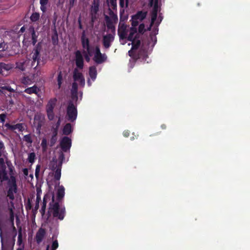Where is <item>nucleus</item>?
Returning a JSON list of instances; mask_svg holds the SVG:
<instances>
[{
  "label": "nucleus",
  "mask_w": 250,
  "mask_h": 250,
  "mask_svg": "<svg viewBox=\"0 0 250 250\" xmlns=\"http://www.w3.org/2000/svg\"><path fill=\"white\" fill-rule=\"evenodd\" d=\"M97 14H93L92 12H90V15L91 16V20L92 22H94L96 19V15Z\"/></svg>",
  "instance_id": "nucleus-60"
},
{
  "label": "nucleus",
  "mask_w": 250,
  "mask_h": 250,
  "mask_svg": "<svg viewBox=\"0 0 250 250\" xmlns=\"http://www.w3.org/2000/svg\"><path fill=\"white\" fill-rule=\"evenodd\" d=\"M31 82V80L27 77H24L22 80V83L25 85L30 84Z\"/></svg>",
  "instance_id": "nucleus-49"
},
{
  "label": "nucleus",
  "mask_w": 250,
  "mask_h": 250,
  "mask_svg": "<svg viewBox=\"0 0 250 250\" xmlns=\"http://www.w3.org/2000/svg\"><path fill=\"white\" fill-rule=\"evenodd\" d=\"M71 145V139L67 136L62 137L60 143V146L62 151L65 152L70 150Z\"/></svg>",
  "instance_id": "nucleus-7"
},
{
  "label": "nucleus",
  "mask_w": 250,
  "mask_h": 250,
  "mask_svg": "<svg viewBox=\"0 0 250 250\" xmlns=\"http://www.w3.org/2000/svg\"><path fill=\"white\" fill-rule=\"evenodd\" d=\"M6 117V115L5 113L0 114V121L2 124H3L5 121Z\"/></svg>",
  "instance_id": "nucleus-52"
},
{
  "label": "nucleus",
  "mask_w": 250,
  "mask_h": 250,
  "mask_svg": "<svg viewBox=\"0 0 250 250\" xmlns=\"http://www.w3.org/2000/svg\"><path fill=\"white\" fill-rule=\"evenodd\" d=\"M8 48L7 43L5 42L0 43V53L6 51Z\"/></svg>",
  "instance_id": "nucleus-39"
},
{
  "label": "nucleus",
  "mask_w": 250,
  "mask_h": 250,
  "mask_svg": "<svg viewBox=\"0 0 250 250\" xmlns=\"http://www.w3.org/2000/svg\"><path fill=\"white\" fill-rule=\"evenodd\" d=\"M45 118L42 114H36L34 116L33 125L36 128V132L38 134H40L42 127L44 125Z\"/></svg>",
  "instance_id": "nucleus-4"
},
{
  "label": "nucleus",
  "mask_w": 250,
  "mask_h": 250,
  "mask_svg": "<svg viewBox=\"0 0 250 250\" xmlns=\"http://www.w3.org/2000/svg\"><path fill=\"white\" fill-rule=\"evenodd\" d=\"M73 131L72 125L70 123H67L62 129V133L65 135L70 134Z\"/></svg>",
  "instance_id": "nucleus-21"
},
{
  "label": "nucleus",
  "mask_w": 250,
  "mask_h": 250,
  "mask_svg": "<svg viewBox=\"0 0 250 250\" xmlns=\"http://www.w3.org/2000/svg\"><path fill=\"white\" fill-rule=\"evenodd\" d=\"M81 41L83 49L88 50L90 47L89 40L88 38L86 37L84 31L82 33Z\"/></svg>",
  "instance_id": "nucleus-14"
},
{
  "label": "nucleus",
  "mask_w": 250,
  "mask_h": 250,
  "mask_svg": "<svg viewBox=\"0 0 250 250\" xmlns=\"http://www.w3.org/2000/svg\"><path fill=\"white\" fill-rule=\"evenodd\" d=\"M158 13L151 12V25L153 26L155 21L157 19Z\"/></svg>",
  "instance_id": "nucleus-38"
},
{
  "label": "nucleus",
  "mask_w": 250,
  "mask_h": 250,
  "mask_svg": "<svg viewBox=\"0 0 250 250\" xmlns=\"http://www.w3.org/2000/svg\"><path fill=\"white\" fill-rule=\"evenodd\" d=\"M145 26L144 23H141L139 25L138 28V31L140 33L143 34L145 31Z\"/></svg>",
  "instance_id": "nucleus-47"
},
{
  "label": "nucleus",
  "mask_w": 250,
  "mask_h": 250,
  "mask_svg": "<svg viewBox=\"0 0 250 250\" xmlns=\"http://www.w3.org/2000/svg\"><path fill=\"white\" fill-rule=\"evenodd\" d=\"M104 19L106 27L108 29L111 30V33L107 34L103 36L102 42L104 47L105 49H108L111 46L112 42L114 40L116 34V28L115 26L112 25L107 15H104Z\"/></svg>",
  "instance_id": "nucleus-2"
},
{
  "label": "nucleus",
  "mask_w": 250,
  "mask_h": 250,
  "mask_svg": "<svg viewBox=\"0 0 250 250\" xmlns=\"http://www.w3.org/2000/svg\"><path fill=\"white\" fill-rule=\"evenodd\" d=\"M31 37L32 44L33 45H35L37 42V38L38 37V35L36 34V32L34 28L32 29L31 31Z\"/></svg>",
  "instance_id": "nucleus-33"
},
{
  "label": "nucleus",
  "mask_w": 250,
  "mask_h": 250,
  "mask_svg": "<svg viewBox=\"0 0 250 250\" xmlns=\"http://www.w3.org/2000/svg\"><path fill=\"white\" fill-rule=\"evenodd\" d=\"M128 55L133 59L137 60L142 57H144L146 54V52L142 48H141L139 52L137 53L135 50H132V48L128 52Z\"/></svg>",
  "instance_id": "nucleus-9"
},
{
  "label": "nucleus",
  "mask_w": 250,
  "mask_h": 250,
  "mask_svg": "<svg viewBox=\"0 0 250 250\" xmlns=\"http://www.w3.org/2000/svg\"><path fill=\"white\" fill-rule=\"evenodd\" d=\"M40 15L39 13L33 12L30 17V20L32 22H36L40 19Z\"/></svg>",
  "instance_id": "nucleus-28"
},
{
  "label": "nucleus",
  "mask_w": 250,
  "mask_h": 250,
  "mask_svg": "<svg viewBox=\"0 0 250 250\" xmlns=\"http://www.w3.org/2000/svg\"><path fill=\"white\" fill-rule=\"evenodd\" d=\"M32 208L31 201L30 199L27 200V203L25 204V208L27 211L30 210Z\"/></svg>",
  "instance_id": "nucleus-48"
},
{
  "label": "nucleus",
  "mask_w": 250,
  "mask_h": 250,
  "mask_svg": "<svg viewBox=\"0 0 250 250\" xmlns=\"http://www.w3.org/2000/svg\"><path fill=\"white\" fill-rule=\"evenodd\" d=\"M118 34L120 40L125 39L127 38L126 31H120V30H118Z\"/></svg>",
  "instance_id": "nucleus-34"
},
{
  "label": "nucleus",
  "mask_w": 250,
  "mask_h": 250,
  "mask_svg": "<svg viewBox=\"0 0 250 250\" xmlns=\"http://www.w3.org/2000/svg\"><path fill=\"white\" fill-rule=\"evenodd\" d=\"M9 187H12V188L14 189V192H16L17 191V184L16 178L14 176H11L10 181L9 182Z\"/></svg>",
  "instance_id": "nucleus-27"
},
{
  "label": "nucleus",
  "mask_w": 250,
  "mask_h": 250,
  "mask_svg": "<svg viewBox=\"0 0 250 250\" xmlns=\"http://www.w3.org/2000/svg\"><path fill=\"white\" fill-rule=\"evenodd\" d=\"M71 93L73 96H75L76 99L78 98V84L76 82H74L72 83Z\"/></svg>",
  "instance_id": "nucleus-24"
},
{
  "label": "nucleus",
  "mask_w": 250,
  "mask_h": 250,
  "mask_svg": "<svg viewBox=\"0 0 250 250\" xmlns=\"http://www.w3.org/2000/svg\"><path fill=\"white\" fill-rule=\"evenodd\" d=\"M108 14L109 16H107L110 20V21L111 23L112 26H115L114 23H116L118 21V16L117 12L115 10H113L111 8H108Z\"/></svg>",
  "instance_id": "nucleus-13"
},
{
  "label": "nucleus",
  "mask_w": 250,
  "mask_h": 250,
  "mask_svg": "<svg viewBox=\"0 0 250 250\" xmlns=\"http://www.w3.org/2000/svg\"><path fill=\"white\" fill-rule=\"evenodd\" d=\"M146 12L140 11L137 12L136 14L132 16V19H134L135 20H138L141 21L146 18Z\"/></svg>",
  "instance_id": "nucleus-17"
},
{
  "label": "nucleus",
  "mask_w": 250,
  "mask_h": 250,
  "mask_svg": "<svg viewBox=\"0 0 250 250\" xmlns=\"http://www.w3.org/2000/svg\"><path fill=\"white\" fill-rule=\"evenodd\" d=\"M62 71H60L58 73V77H57V82H58V85L59 88H60V87H61V85L62 84Z\"/></svg>",
  "instance_id": "nucleus-36"
},
{
  "label": "nucleus",
  "mask_w": 250,
  "mask_h": 250,
  "mask_svg": "<svg viewBox=\"0 0 250 250\" xmlns=\"http://www.w3.org/2000/svg\"><path fill=\"white\" fill-rule=\"evenodd\" d=\"M41 50V43H38L35 47L32 52L33 55L32 57V61L31 62L32 67L36 68L39 65V60L40 59V53Z\"/></svg>",
  "instance_id": "nucleus-5"
},
{
  "label": "nucleus",
  "mask_w": 250,
  "mask_h": 250,
  "mask_svg": "<svg viewBox=\"0 0 250 250\" xmlns=\"http://www.w3.org/2000/svg\"><path fill=\"white\" fill-rule=\"evenodd\" d=\"M65 159L64 155L63 153L62 152H61L59 154L58 159L59 160V165L62 166V164L63 163V161H64Z\"/></svg>",
  "instance_id": "nucleus-42"
},
{
  "label": "nucleus",
  "mask_w": 250,
  "mask_h": 250,
  "mask_svg": "<svg viewBox=\"0 0 250 250\" xmlns=\"http://www.w3.org/2000/svg\"><path fill=\"white\" fill-rule=\"evenodd\" d=\"M22 233H21V229H20L19 231V233H18L17 243L19 245H21V244L22 243Z\"/></svg>",
  "instance_id": "nucleus-44"
},
{
  "label": "nucleus",
  "mask_w": 250,
  "mask_h": 250,
  "mask_svg": "<svg viewBox=\"0 0 250 250\" xmlns=\"http://www.w3.org/2000/svg\"><path fill=\"white\" fill-rule=\"evenodd\" d=\"M158 2L156 1L154 3V6L153 7L151 12L158 13Z\"/></svg>",
  "instance_id": "nucleus-50"
},
{
  "label": "nucleus",
  "mask_w": 250,
  "mask_h": 250,
  "mask_svg": "<svg viewBox=\"0 0 250 250\" xmlns=\"http://www.w3.org/2000/svg\"><path fill=\"white\" fill-rule=\"evenodd\" d=\"M74 54L77 67L80 69H83L84 66V60L81 52L78 50L75 52Z\"/></svg>",
  "instance_id": "nucleus-8"
},
{
  "label": "nucleus",
  "mask_w": 250,
  "mask_h": 250,
  "mask_svg": "<svg viewBox=\"0 0 250 250\" xmlns=\"http://www.w3.org/2000/svg\"><path fill=\"white\" fill-rule=\"evenodd\" d=\"M8 179L7 172L5 169H0V179L1 182L7 180Z\"/></svg>",
  "instance_id": "nucleus-25"
},
{
  "label": "nucleus",
  "mask_w": 250,
  "mask_h": 250,
  "mask_svg": "<svg viewBox=\"0 0 250 250\" xmlns=\"http://www.w3.org/2000/svg\"><path fill=\"white\" fill-rule=\"evenodd\" d=\"M13 191L14 189L12 187H9V189L7 191L8 196L10 199L13 200L14 199V195L13 194Z\"/></svg>",
  "instance_id": "nucleus-37"
},
{
  "label": "nucleus",
  "mask_w": 250,
  "mask_h": 250,
  "mask_svg": "<svg viewBox=\"0 0 250 250\" xmlns=\"http://www.w3.org/2000/svg\"><path fill=\"white\" fill-rule=\"evenodd\" d=\"M58 246L59 244L57 240L53 241L51 250H56L58 248Z\"/></svg>",
  "instance_id": "nucleus-46"
},
{
  "label": "nucleus",
  "mask_w": 250,
  "mask_h": 250,
  "mask_svg": "<svg viewBox=\"0 0 250 250\" xmlns=\"http://www.w3.org/2000/svg\"><path fill=\"white\" fill-rule=\"evenodd\" d=\"M100 0H93L90 9V12L97 14L99 10Z\"/></svg>",
  "instance_id": "nucleus-19"
},
{
  "label": "nucleus",
  "mask_w": 250,
  "mask_h": 250,
  "mask_svg": "<svg viewBox=\"0 0 250 250\" xmlns=\"http://www.w3.org/2000/svg\"><path fill=\"white\" fill-rule=\"evenodd\" d=\"M77 107L72 102H69L66 110L67 120L71 122H73L77 119Z\"/></svg>",
  "instance_id": "nucleus-3"
},
{
  "label": "nucleus",
  "mask_w": 250,
  "mask_h": 250,
  "mask_svg": "<svg viewBox=\"0 0 250 250\" xmlns=\"http://www.w3.org/2000/svg\"><path fill=\"white\" fill-rule=\"evenodd\" d=\"M73 79L74 81L79 82L80 85L83 86L85 84V80L83 74L79 72L77 68H75L73 71Z\"/></svg>",
  "instance_id": "nucleus-10"
},
{
  "label": "nucleus",
  "mask_w": 250,
  "mask_h": 250,
  "mask_svg": "<svg viewBox=\"0 0 250 250\" xmlns=\"http://www.w3.org/2000/svg\"><path fill=\"white\" fill-rule=\"evenodd\" d=\"M23 141L25 142L27 144H32L33 143V139L31 134L25 135L23 137Z\"/></svg>",
  "instance_id": "nucleus-32"
},
{
  "label": "nucleus",
  "mask_w": 250,
  "mask_h": 250,
  "mask_svg": "<svg viewBox=\"0 0 250 250\" xmlns=\"http://www.w3.org/2000/svg\"><path fill=\"white\" fill-rule=\"evenodd\" d=\"M5 126L7 128V129L10 131H14L17 129L19 131L22 132L24 129V125L22 123H18L16 125H11L9 123H6Z\"/></svg>",
  "instance_id": "nucleus-12"
},
{
  "label": "nucleus",
  "mask_w": 250,
  "mask_h": 250,
  "mask_svg": "<svg viewBox=\"0 0 250 250\" xmlns=\"http://www.w3.org/2000/svg\"><path fill=\"white\" fill-rule=\"evenodd\" d=\"M45 235V229L42 228L39 229L38 231L37 232L36 236H35V239H36V242L38 244H40L42 242Z\"/></svg>",
  "instance_id": "nucleus-15"
},
{
  "label": "nucleus",
  "mask_w": 250,
  "mask_h": 250,
  "mask_svg": "<svg viewBox=\"0 0 250 250\" xmlns=\"http://www.w3.org/2000/svg\"><path fill=\"white\" fill-rule=\"evenodd\" d=\"M40 165H38L36 166V170H35V176L38 178L39 177V172L40 170Z\"/></svg>",
  "instance_id": "nucleus-59"
},
{
  "label": "nucleus",
  "mask_w": 250,
  "mask_h": 250,
  "mask_svg": "<svg viewBox=\"0 0 250 250\" xmlns=\"http://www.w3.org/2000/svg\"><path fill=\"white\" fill-rule=\"evenodd\" d=\"M132 50H137L139 48L141 45V41L139 40H136L132 42Z\"/></svg>",
  "instance_id": "nucleus-31"
},
{
  "label": "nucleus",
  "mask_w": 250,
  "mask_h": 250,
  "mask_svg": "<svg viewBox=\"0 0 250 250\" xmlns=\"http://www.w3.org/2000/svg\"><path fill=\"white\" fill-rule=\"evenodd\" d=\"M35 154L34 152H31L29 153L28 157V162L31 164L33 163L35 159Z\"/></svg>",
  "instance_id": "nucleus-41"
},
{
  "label": "nucleus",
  "mask_w": 250,
  "mask_h": 250,
  "mask_svg": "<svg viewBox=\"0 0 250 250\" xmlns=\"http://www.w3.org/2000/svg\"><path fill=\"white\" fill-rule=\"evenodd\" d=\"M41 146L42 147V150L43 151H45L47 149V141L46 139H42L41 142Z\"/></svg>",
  "instance_id": "nucleus-45"
},
{
  "label": "nucleus",
  "mask_w": 250,
  "mask_h": 250,
  "mask_svg": "<svg viewBox=\"0 0 250 250\" xmlns=\"http://www.w3.org/2000/svg\"><path fill=\"white\" fill-rule=\"evenodd\" d=\"M17 67L22 71L24 70V62H20L17 64Z\"/></svg>",
  "instance_id": "nucleus-57"
},
{
  "label": "nucleus",
  "mask_w": 250,
  "mask_h": 250,
  "mask_svg": "<svg viewBox=\"0 0 250 250\" xmlns=\"http://www.w3.org/2000/svg\"><path fill=\"white\" fill-rule=\"evenodd\" d=\"M131 25L133 26L132 27L135 28L139 24L138 20H135L134 19L131 20Z\"/></svg>",
  "instance_id": "nucleus-51"
},
{
  "label": "nucleus",
  "mask_w": 250,
  "mask_h": 250,
  "mask_svg": "<svg viewBox=\"0 0 250 250\" xmlns=\"http://www.w3.org/2000/svg\"><path fill=\"white\" fill-rule=\"evenodd\" d=\"M57 141V136L52 135L49 142V146L52 147L54 146Z\"/></svg>",
  "instance_id": "nucleus-40"
},
{
  "label": "nucleus",
  "mask_w": 250,
  "mask_h": 250,
  "mask_svg": "<svg viewBox=\"0 0 250 250\" xmlns=\"http://www.w3.org/2000/svg\"><path fill=\"white\" fill-rule=\"evenodd\" d=\"M59 167V163L57 164V161H56L55 163L52 164L51 169L53 171H55L57 168Z\"/></svg>",
  "instance_id": "nucleus-55"
},
{
  "label": "nucleus",
  "mask_w": 250,
  "mask_h": 250,
  "mask_svg": "<svg viewBox=\"0 0 250 250\" xmlns=\"http://www.w3.org/2000/svg\"><path fill=\"white\" fill-rule=\"evenodd\" d=\"M138 38V34H137V29L136 28L131 27L130 28V33L126 38L127 40L128 41L132 42L138 40L137 39Z\"/></svg>",
  "instance_id": "nucleus-16"
},
{
  "label": "nucleus",
  "mask_w": 250,
  "mask_h": 250,
  "mask_svg": "<svg viewBox=\"0 0 250 250\" xmlns=\"http://www.w3.org/2000/svg\"><path fill=\"white\" fill-rule=\"evenodd\" d=\"M75 0H69V10L74 6Z\"/></svg>",
  "instance_id": "nucleus-61"
},
{
  "label": "nucleus",
  "mask_w": 250,
  "mask_h": 250,
  "mask_svg": "<svg viewBox=\"0 0 250 250\" xmlns=\"http://www.w3.org/2000/svg\"><path fill=\"white\" fill-rule=\"evenodd\" d=\"M129 0H119L120 6L123 8L125 7V4L126 7L128 6Z\"/></svg>",
  "instance_id": "nucleus-43"
},
{
  "label": "nucleus",
  "mask_w": 250,
  "mask_h": 250,
  "mask_svg": "<svg viewBox=\"0 0 250 250\" xmlns=\"http://www.w3.org/2000/svg\"><path fill=\"white\" fill-rule=\"evenodd\" d=\"M83 53L85 55H89V56H92V51L91 50V48H89L88 50H86V51H83Z\"/></svg>",
  "instance_id": "nucleus-58"
},
{
  "label": "nucleus",
  "mask_w": 250,
  "mask_h": 250,
  "mask_svg": "<svg viewBox=\"0 0 250 250\" xmlns=\"http://www.w3.org/2000/svg\"><path fill=\"white\" fill-rule=\"evenodd\" d=\"M129 134H130V131L129 130H125L124 132H123V135L125 137H128L129 136Z\"/></svg>",
  "instance_id": "nucleus-62"
},
{
  "label": "nucleus",
  "mask_w": 250,
  "mask_h": 250,
  "mask_svg": "<svg viewBox=\"0 0 250 250\" xmlns=\"http://www.w3.org/2000/svg\"><path fill=\"white\" fill-rule=\"evenodd\" d=\"M126 26L124 23L122 24H121V23H120L118 30H120V31H126Z\"/></svg>",
  "instance_id": "nucleus-54"
},
{
  "label": "nucleus",
  "mask_w": 250,
  "mask_h": 250,
  "mask_svg": "<svg viewBox=\"0 0 250 250\" xmlns=\"http://www.w3.org/2000/svg\"><path fill=\"white\" fill-rule=\"evenodd\" d=\"M60 124H61V121H60V119H59L58 120V121H57V122L56 123L55 125H54L53 126L59 128V126L60 125Z\"/></svg>",
  "instance_id": "nucleus-63"
},
{
  "label": "nucleus",
  "mask_w": 250,
  "mask_h": 250,
  "mask_svg": "<svg viewBox=\"0 0 250 250\" xmlns=\"http://www.w3.org/2000/svg\"><path fill=\"white\" fill-rule=\"evenodd\" d=\"M64 188L62 186H59L57 192V199L58 202H54V195H52V203L49 204L48 213H52L53 217L57 218L62 220L65 215V208L64 207L60 208L59 202L62 200L64 196Z\"/></svg>",
  "instance_id": "nucleus-1"
},
{
  "label": "nucleus",
  "mask_w": 250,
  "mask_h": 250,
  "mask_svg": "<svg viewBox=\"0 0 250 250\" xmlns=\"http://www.w3.org/2000/svg\"><path fill=\"white\" fill-rule=\"evenodd\" d=\"M7 90L10 92H14L15 90L13 89L11 86L9 85L0 86V92L3 94H5L4 91Z\"/></svg>",
  "instance_id": "nucleus-29"
},
{
  "label": "nucleus",
  "mask_w": 250,
  "mask_h": 250,
  "mask_svg": "<svg viewBox=\"0 0 250 250\" xmlns=\"http://www.w3.org/2000/svg\"><path fill=\"white\" fill-rule=\"evenodd\" d=\"M61 169L62 166L59 165V167L57 168V169L55 171H54V179H55V180H60L61 177Z\"/></svg>",
  "instance_id": "nucleus-26"
},
{
  "label": "nucleus",
  "mask_w": 250,
  "mask_h": 250,
  "mask_svg": "<svg viewBox=\"0 0 250 250\" xmlns=\"http://www.w3.org/2000/svg\"><path fill=\"white\" fill-rule=\"evenodd\" d=\"M107 59V56L105 54H101L98 56H94L93 57L94 61L97 64H101L104 62Z\"/></svg>",
  "instance_id": "nucleus-18"
},
{
  "label": "nucleus",
  "mask_w": 250,
  "mask_h": 250,
  "mask_svg": "<svg viewBox=\"0 0 250 250\" xmlns=\"http://www.w3.org/2000/svg\"><path fill=\"white\" fill-rule=\"evenodd\" d=\"M57 100L56 98L50 99L46 107V111L48 119L53 120L54 118V109L56 105Z\"/></svg>",
  "instance_id": "nucleus-6"
},
{
  "label": "nucleus",
  "mask_w": 250,
  "mask_h": 250,
  "mask_svg": "<svg viewBox=\"0 0 250 250\" xmlns=\"http://www.w3.org/2000/svg\"><path fill=\"white\" fill-rule=\"evenodd\" d=\"M89 74L90 78L93 80H94L97 76V69L95 66H91L89 67Z\"/></svg>",
  "instance_id": "nucleus-23"
},
{
  "label": "nucleus",
  "mask_w": 250,
  "mask_h": 250,
  "mask_svg": "<svg viewBox=\"0 0 250 250\" xmlns=\"http://www.w3.org/2000/svg\"><path fill=\"white\" fill-rule=\"evenodd\" d=\"M12 68V65L11 64L0 62V74H1L3 71H9Z\"/></svg>",
  "instance_id": "nucleus-22"
},
{
  "label": "nucleus",
  "mask_w": 250,
  "mask_h": 250,
  "mask_svg": "<svg viewBox=\"0 0 250 250\" xmlns=\"http://www.w3.org/2000/svg\"><path fill=\"white\" fill-rule=\"evenodd\" d=\"M40 91L41 89L40 87H38L36 84H34L32 86L25 88L23 92L29 95L35 94L38 98H40L41 97V94L40 93Z\"/></svg>",
  "instance_id": "nucleus-11"
},
{
  "label": "nucleus",
  "mask_w": 250,
  "mask_h": 250,
  "mask_svg": "<svg viewBox=\"0 0 250 250\" xmlns=\"http://www.w3.org/2000/svg\"><path fill=\"white\" fill-rule=\"evenodd\" d=\"M101 54H102V53L101 52L100 47L98 46H96L95 47V50L94 56H98L99 55H100Z\"/></svg>",
  "instance_id": "nucleus-56"
},
{
  "label": "nucleus",
  "mask_w": 250,
  "mask_h": 250,
  "mask_svg": "<svg viewBox=\"0 0 250 250\" xmlns=\"http://www.w3.org/2000/svg\"><path fill=\"white\" fill-rule=\"evenodd\" d=\"M78 23H79V29H83V25H82V22H81V18H80L78 19Z\"/></svg>",
  "instance_id": "nucleus-64"
},
{
  "label": "nucleus",
  "mask_w": 250,
  "mask_h": 250,
  "mask_svg": "<svg viewBox=\"0 0 250 250\" xmlns=\"http://www.w3.org/2000/svg\"><path fill=\"white\" fill-rule=\"evenodd\" d=\"M58 129H59V128L53 126L52 128V135L57 136L58 133Z\"/></svg>",
  "instance_id": "nucleus-53"
},
{
  "label": "nucleus",
  "mask_w": 250,
  "mask_h": 250,
  "mask_svg": "<svg viewBox=\"0 0 250 250\" xmlns=\"http://www.w3.org/2000/svg\"><path fill=\"white\" fill-rule=\"evenodd\" d=\"M49 199L50 195L48 194H45L43 197L42 205L41 209L40 210V212L42 215H43L45 213L47 200H49Z\"/></svg>",
  "instance_id": "nucleus-20"
},
{
  "label": "nucleus",
  "mask_w": 250,
  "mask_h": 250,
  "mask_svg": "<svg viewBox=\"0 0 250 250\" xmlns=\"http://www.w3.org/2000/svg\"><path fill=\"white\" fill-rule=\"evenodd\" d=\"M109 6L116 12H117V0H109Z\"/></svg>",
  "instance_id": "nucleus-35"
},
{
  "label": "nucleus",
  "mask_w": 250,
  "mask_h": 250,
  "mask_svg": "<svg viewBox=\"0 0 250 250\" xmlns=\"http://www.w3.org/2000/svg\"><path fill=\"white\" fill-rule=\"evenodd\" d=\"M49 0H40V3L41 4V10L43 12H45L46 10V5L48 3Z\"/></svg>",
  "instance_id": "nucleus-30"
}]
</instances>
